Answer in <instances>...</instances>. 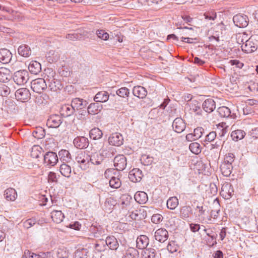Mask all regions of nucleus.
Segmentation results:
<instances>
[{"label":"nucleus","instance_id":"f257e3e1","mask_svg":"<svg viewBox=\"0 0 258 258\" xmlns=\"http://www.w3.org/2000/svg\"><path fill=\"white\" fill-rule=\"evenodd\" d=\"M14 82L19 85H23L29 80V74L26 70H20L16 72L13 76Z\"/></svg>","mask_w":258,"mask_h":258},{"label":"nucleus","instance_id":"f03ea898","mask_svg":"<svg viewBox=\"0 0 258 258\" xmlns=\"http://www.w3.org/2000/svg\"><path fill=\"white\" fill-rule=\"evenodd\" d=\"M31 88L34 92L41 93L47 88V84L44 79L38 78L31 82Z\"/></svg>","mask_w":258,"mask_h":258},{"label":"nucleus","instance_id":"7ed1b4c3","mask_svg":"<svg viewBox=\"0 0 258 258\" xmlns=\"http://www.w3.org/2000/svg\"><path fill=\"white\" fill-rule=\"evenodd\" d=\"M43 160L46 166H53L58 162V157L55 153L48 152L43 155Z\"/></svg>","mask_w":258,"mask_h":258},{"label":"nucleus","instance_id":"20e7f679","mask_svg":"<svg viewBox=\"0 0 258 258\" xmlns=\"http://www.w3.org/2000/svg\"><path fill=\"white\" fill-rule=\"evenodd\" d=\"M233 21L235 26L239 28L245 27L248 24L247 16L240 14L235 15L233 18Z\"/></svg>","mask_w":258,"mask_h":258},{"label":"nucleus","instance_id":"39448f33","mask_svg":"<svg viewBox=\"0 0 258 258\" xmlns=\"http://www.w3.org/2000/svg\"><path fill=\"white\" fill-rule=\"evenodd\" d=\"M113 163L116 170H123L127 164L126 158L123 155H118L114 158Z\"/></svg>","mask_w":258,"mask_h":258},{"label":"nucleus","instance_id":"423d86ee","mask_svg":"<svg viewBox=\"0 0 258 258\" xmlns=\"http://www.w3.org/2000/svg\"><path fill=\"white\" fill-rule=\"evenodd\" d=\"M62 123V118L59 115L54 114L49 116L47 120L46 125L48 127L57 128Z\"/></svg>","mask_w":258,"mask_h":258},{"label":"nucleus","instance_id":"0eeeda50","mask_svg":"<svg viewBox=\"0 0 258 258\" xmlns=\"http://www.w3.org/2000/svg\"><path fill=\"white\" fill-rule=\"evenodd\" d=\"M123 142L122 135L118 133L112 134L108 138V143L110 145L120 146L123 144Z\"/></svg>","mask_w":258,"mask_h":258},{"label":"nucleus","instance_id":"6e6552de","mask_svg":"<svg viewBox=\"0 0 258 258\" xmlns=\"http://www.w3.org/2000/svg\"><path fill=\"white\" fill-rule=\"evenodd\" d=\"M46 80L48 83V87L52 91L56 92L63 88L61 82L58 80L55 79L53 77H49L48 76Z\"/></svg>","mask_w":258,"mask_h":258},{"label":"nucleus","instance_id":"1a4fd4ad","mask_svg":"<svg viewBox=\"0 0 258 258\" xmlns=\"http://www.w3.org/2000/svg\"><path fill=\"white\" fill-rule=\"evenodd\" d=\"M15 96L18 100L24 101L30 98V93L28 89L22 88L16 91Z\"/></svg>","mask_w":258,"mask_h":258},{"label":"nucleus","instance_id":"9d476101","mask_svg":"<svg viewBox=\"0 0 258 258\" xmlns=\"http://www.w3.org/2000/svg\"><path fill=\"white\" fill-rule=\"evenodd\" d=\"M185 123L183 120L180 117L175 118L172 123V127L174 131L177 133H182L185 128Z\"/></svg>","mask_w":258,"mask_h":258},{"label":"nucleus","instance_id":"9b49d317","mask_svg":"<svg viewBox=\"0 0 258 258\" xmlns=\"http://www.w3.org/2000/svg\"><path fill=\"white\" fill-rule=\"evenodd\" d=\"M154 237L156 240L164 242L168 239V232L165 228H160L155 231Z\"/></svg>","mask_w":258,"mask_h":258},{"label":"nucleus","instance_id":"f8f14e48","mask_svg":"<svg viewBox=\"0 0 258 258\" xmlns=\"http://www.w3.org/2000/svg\"><path fill=\"white\" fill-rule=\"evenodd\" d=\"M241 49L243 51L249 53L254 52L256 50L257 47L254 43L250 39L247 40L243 42L241 46Z\"/></svg>","mask_w":258,"mask_h":258},{"label":"nucleus","instance_id":"ddd939ff","mask_svg":"<svg viewBox=\"0 0 258 258\" xmlns=\"http://www.w3.org/2000/svg\"><path fill=\"white\" fill-rule=\"evenodd\" d=\"M76 147L79 149L86 148L89 145L88 139L84 137H77L73 141Z\"/></svg>","mask_w":258,"mask_h":258},{"label":"nucleus","instance_id":"4468645a","mask_svg":"<svg viewBox=\"0 0 258 258\" xmlns=\"http://www.w3.org/2000/svg\"><path fill=\"white\" fill-rule=\"evenodd\" d=\"M143 177L142 172L138 168L132 169L129 173L128 177L130 179L134 182L140 181Z\"/></svg>","mask_w":258,"mask_h":258},{"label":"nucleus","instance_id":"2eb2a0df","mask_svg":"<svg viewBox=\"0 0 258 258\" xmlns=\"http://www.w3.org/2000/svg\"><path fill=\"white\" fill-rule=\"evenodd\" d=\"M12 54L7 49H0V62L6 64L9 63L12 59Z\"/></svg>","mask_w":258,"mask_h":258},{"label":"nucleus","instance_id":"dca6fc26","mask_svg":"<svg viewBox=\"0 0 258 258\" xmlns=\"http://www.w3.org/2000/svg\"><path fill=\"white\" fill-rule=\"evenodd\" d=\"M87 105V102L83 99L76 98L73 99L71 102V105L75 110H81L84 108Z\"/></svg>","mask_w":258,"mask_h":258},{"label":"nucleus","instance_id":"f3484780","mask_svg":"<svg viewBox=\"0 0 258 258\" xmlns=\"http://www.w3.org/2000/svg\"><path fill=\"white\" fill-rule=\"evenodd\" d=\"M202 106L206 112L211 113L216 108L215 102L212 99H207L204 101Z\"/></svg>","mask_w":258,"mask_h":258},{"label":"nucleus","instance_id":"a211bd4d","mask_svg":"<svg viewBox=\"0 0 258 258\" xmlns=\"http://www.w3.org/2000/svg\"><path fill=\"white\" fill-rule=\"evenodd\" d=\"M133 94L134 96L139 98L143 99L147 96V91L144 87L141 86H137L134 87Z\"/></svg>","mask_w":258,"mask_h":258},{"label":"nucleus","instance_id":"6ab92c4d","mask_svg":"<svg viewBox=\"0 0 258 258\" xmlns=\"http://www.w3.org/2000/svg\"><path fill=\"white\" fill-rule=\"evenodd\" d=\"M109 94L105 91L98 92L94 96V100L98 103L106 102L109 99Z\"/></svg>","mask_w":258,"mask_h":258},{"label":"nucleus","instance_id":"aec40b11","mask_svg":"<svg viewBox=\"0 0 258 258\" xmlns=\"http://www.w3.org/2000/svg\"><path fill=\"white\" fill-rule=\"evenodd\" d=\"M105 241V245H107L109 248L112 250H116L118 247L119 244L116 238L113 236H109L106 237Z\"/></svg>","mask_w":258,"mask_h":258},{"label":"nucleus","instance_id":"412c9836","mask_svg":"<svg viewBox=\"0 0 258 258\" xmlns=\"http://www.w3.org/2000/svg\"><path fill=\"white\" fill-rule=\"evenodd\" d=\"M11 78V71L6 68H0V82L5 83Z\"/></svg>","mask_w":258,"mask_h":258},{"label":"nucleus","instance_id":"4be33fe9","mask_svg":"<svg viewBox=\"0 0 258 258\" xmlns=\"http://www.w3.org/2000/svg\"><path fill=\"white\" fill-rule=\"evenodd\" d=\"M137 246L138 248L144 249L149 244V238L145 235H141L137 239Z\"/></svg>","mask_w":258,"mask_h":258},{"label":"nucleus","instance_id":"5701e85b","mask_svg":"<svg viewBox=\"0 0 258 258\" xmlns=\"http://www.w3.org/2000/svg\"><path fill=\"white\" fill-rule=\"evenodd\" d=\"M233 190L231 184L226 183L222 186L221 194L226 199H229L231 197Z\"/></svg>","mask_w":258,"mask_h":258},{"label":"nucleus","instance_id":"b1692460","mask_svg":"<svg viewBox=\"0 0 258 258\" xmlns=\"http://www.w3.org/2000/svg\"><path fill=\"white\" fill-rule=\"evenodd\" d=\"M115 149L111 147H103L100 151L101 157L104 158H112L114 155V151Z\"/></svg>","mask_w":258,"mask_h":258},{"label":"nucleus","instance_id":"393cba45","mask_svg":"<svg viewBox=\"0 0 258 258\" xmlns=\"http://www.w3.org/2000/svg\"><path fill=\"white\" fill-rule=\"evenodd\" d=\"M28 69L31 74L37 75L40 72L41 66V64L37 61H32L29 63Z\"/></svg>","mask_w":258,"mask_h":258},{"label":"nucleus","instance_id":"a878e982","mask_svg":"<svg viewBox=\"0 0 258 258\" xmlns=\"http://www.w3.org/2000/svg\"><path fill=\"white\" fill-rule=\"evenodd\" d=\"M102 108V105L98 102L91 103L88 107V112L90 114H96Z\"/></svg>","mask_w":258,"mask_h":258},{"label":"nucleus","instance_id":"bb28decb","mask_svg":"<svg viewBox=\"0 0 258 258\" xmlns=\"http://www.w3.org/2000/svg\"><path fill=\"white\" fill-rule=\"evenodd\" d=\"M51 217L54 222L60 223L64 218V214L59 210H53L51 213Z\"/></svg>","mask_w":258,"mask_h":258},{"label":"nucleus","instance_id":"cd10ccee","mask_svg":"<svg viewBox=\"0 0 258 258\" xmlns=\"http://www.w3.org/2000/svg\"><path fill=\"white\" fill-rule=\"evenodd\" d=\"M58 156L60 160L64 163H69L72 160L71 155L70 152L67 150H61L58 152Z\"/></svg>","mask_w":258,"mask_h":258},{"label":"nucleus","instance_id":"c85d7f7f","mask_svg":"<svg viewBox=\"0 0 258 258\" xmlns=\"http://www.w3.org/2000/svg\"><path fill=\"white\" fill-rule=\"evenodd\" d=\"M135 200L139 204H145L148 201L147 194L144 191H138L134 196Z\"/></svg>","mask_w":258,"mask_h":258},{"label":"nucleus","instance_id":"c756f323","mask_svg":"<svg viewBox=\"0 0 258 258\" xmlns=\"http://www.w3.org/2000/svg\"><path fill=\"white\" fill-rule=\"evenodd\" d=\"M59 171L61 174L66 177L69 178L72 173L71 167L66 164L62 163L59 167Z\"/></svg>","mask_w":258,"mask_h":258},{"label":"nucleus","instance_id":"7c9ffc66","mask_svg":"<svg viewBox=\"0 0 258 258\" xmlns=\"http://www.w3.org/2000/svg\"><path fill=\"white\" fill-rule=\"evenodd\" d=\"M18 53L23 57H29L31 53V50L29 46L22 45L20 46L18 49Z\"/></svg>","mask_w":258,"mask_h":258},{"label":"nucleus","instance_id":"2f4dec72","mask_svg":"<svg viewBox=\"0 0 258 258\" xmlns=\"http://www.w3.org/2000/svg\"><path fill=\"white\" fill-rule=\"evenodd\" d=\"M17 195L15 189L13 188H9L5 191L4 196L8 201H14Z\"/></svg>","mask_w":258,"mask_h":258},{"label":"nucleus","instance_id":"473e14b6","mask_svg":"<svg viewBox=\"0 0 258 258\" xmlns=\"http://www.w3.org/2000/svg\"><path fill=\"white\" fill-rule=\"evenodd\" d=\"M132 197L128 195H122L120 197V206L122 209H127L131 205Z\"/></svg>","mask_w":258,"mask_h":258},{"label":"nucleus","instance_id":"72a5a7b5","mask_svg":"<svg viewBox=\"0 0 258 258\" xmlns=\"http://www.w3.org/2000/svg\"><path fill=\"white\" fill-rule=\"evenodd\" d=\"M116 201L113 198L107 199L104 204V209L107 211H110L116 204Z\"/></svg>","mask_w":258,"mask_h":258},{"label":"nucleus","instance_id":"f704fd0d","mask_svg":"<svg viewBox=\"0 0 258 258\" xmlns=\"http://www.w3.org/2000/svg\"><path fill=\"white\" fill-rule=\"evenodd\" d=\"M222 174L226 177H228L231 173L232 169V165L231 164H227L224 162L220 167Z\"/></svg>","mask_w":258,"mask_h":258},{"label":"nucleus","instance_id":"c9c22d12","mask_svg":"<svg viewBox=\"0 0 258 258\" xmlns=\"http://www.w3.org/2000/svg\"><path fill=\"white\" fill-rule=\"evenodd\" d=\"M90 137L93 140H98L103 136L102 132L97 127H94L91 130L89 133Z\"/></svg>","mask_w":258,"mask_h":258},{"label":"nucleus","instance_id":"e433bc0d","mask_svg":"<svg viewBox=\"0 0 258 258\" xmlns=\"http://www.w3.org/2000/svg\"><path fill=\"white\" fill-rule=\"evenodd\" d=\"M245 133L241 130H237L232 132L231 137L235 141L240 140L245 137Z\"/></svg>","mask_w":258,"mask_h":258},{"label":"nucleus","instance_id":"4c0bfd02","mask_svg":"<svg viewBox=\"0 0 258 258\" xmlns=\"http://www.w3.org/2000/svg\"><path fill=\"white\" fill-rule=\"evenodd\" d=\"M61 114L65 116H69L74 114L75 110L71 105H64L61 108Z\"/></svg>","mask_w":258,"mask_h":258},{"label":"nucleus","instance_id":"58836bf2","mask_svg":"<svg viewBox=\"0 0 258 258\" xmlns=\"http://www.w3.org/2000/svg\"><path fill=\"white\" fill-rule=\"evenodd\" d=\"M178 199L176 197H170L167 201V207L171 210L175 209L178 205Z\"/></svg>","mask_w":258,"mask_h":258},{"label":"nucleus","instance_id":"ea45409f","mask_svg":"<svg viewBox=\"0 0 258 258\" xmlns=\"http://www.w3.org/2000/svg\"><path fill=\"white\" fill-rule=\"evenodd\" d=\"M217 112L219 115L222 117H228L230 115L231 111L226 106H221L218 108Z\"/></svg>","mask_w":258,"mask_h":258},{"label":"nucleus","instance_id":"a19ab883","mask_svg":"<svg viewBox=\"0 0 258 258\" xmlns=\"http://www.w3.org/2000/svg\"><path fill=\"white\" fill-rule=\"evenodd\" d=\"M121 181L119 178L115 176H112L109 180V185L113 188H118L121 186Z\"/></svg>","mask_w":258,"mask_h":258},{"label":"nucleus","instance_id":"79ce46f5","mask_svg":"<svg viewBox=\"0 0 258 258\" xmlns=\"http://www.w3.org/2000/svg\"><path fill=\"white\" fill-rule=\"evenodd\" d=\"M228 132L227 127H224L223 125L220 124L217 126V133L221 138V140L223 139L224 141L225 140V136Z\"/></svg>","mask_w":258,"mask_h":258},{"label":"nucleus","instance_id":"37998d69","mask_svg":"<svg viewBox=\"0 0 258 258\" xmlns=\"http://www.w3.org/2000/svg\"><path fill=\"white\" fill-rule=\"evenodd\" d=\"M189 149L192 153L195 154H198L201 152V146L197 142L191 143L189 146Z\"/></svg>","mask_w":258,"mask_h":258},{"label":"nucleus","instance_id":"c03bdc74","mask_svg":"<svg viewBox=\"0 0 258 258\" xmlns=\"http://www.w3.org/2000/svg\"><path fill=\"white\" fill-rule=\"evenodd\" d=\"M137 250L134 248H129L126 251L123 258H135L137 254Z\"/></svg>","mask_w":258,"mask_h":258},{"label":"nucleus","instance_id":"a18cd8bd","mask_svg":"<svg viewBox=\"0 0 258 258\" xmlns=\"http://www.w3.org/2000/svg\"><path fill=\"white\" fill-rule=\"evenodd\" d=\"M90 159L91 157L88 155V158L86 157L84 158V160L82 161V162L79 163L80 167L84 170H86L89 168L90 165Z\"/></svg>","mask_w":258,"mask_h":258},{"label":"nucleus","instance_id":"49530a36","mask_svg":"<svg viewBox=\"0 0 258 258\" xmlns=\"http://www.w3.org/2000/svg\"><path fill=\"white\" fill-rule=\"evenodd\" d=\"M143 252V255H145L146 257L148 258H154L156 254V250L153 248H147L146 247L145 248V250H144Z\"/></svg>","mask_w":258,"mask_h":258},{"label":"nucleus","instance_id":"de8ad7c7","mask_svg":"<svg viewBox=\"0 0 258 258\" xmlns=\"http://www.w3.org/2000/svg\"><path fill=\"white\" fill-rule=\"evenodd\" d=\"M116 93L119 97L125 98L129 96L130 90L126 87H121L116 91Z\"/></svg>","mask_w":258,"mask_h":258},{"label":"nucleus","instance_id":"09e8293b","mask_svg":"<svg viewBox=\"0 0 258 258\" xmlns=\"http://www.w3.org/2000/svg\"><path fill=\"white\" fill-rule=\"evenodd\" d=\"M190 212V208L188 206H183L180 210V217L183 219H185L189 217Z\"/></svg>","mask_w":258,"mask_h":258},{"label":"nucleus","instance_id":"8fccbe9b","mask_svg":"<svg viewBox=\"0 0 258 258\" xmlns=\"http://www.w3.org/2000/svg\"><path fill=\"white\" fill-rule=\"evenodd\" d=\"M33 136L37 139H42L44 137L45 135V130L41 127L37 128L33 131Z\"/></svg>","mask_w":258,"mask_h":258},{"label":"nucleus","instance_id":"3c124183","mask_svg":"<svg viewBox=\"0 0 258 258\" xmlns=\"http://www.w3.org/2000/svg\"><path fill=\"white\" fill-rule=\"evenodd\" d=\"M39 149L41 148L39 146H34L32 148L31 156L34 158H39L41 156H43L44 155L42 154L41 152L39 151Z\"/></svg>","mask_w":258,"mask_h":258},{"label":"nucleus","instance_id":"603ef678","mask_svg":"<svg viewBox=\"0 0 258 258\" xmlns=\"http://www.w3.org/2000/svg\"><path fill=\"white\" fill-rule=\"evenodd\" d=\"M87 253L86 249H78L75 251V258H86Z\"/></svg>","mask_w":258,"mask_h":258},{"label":"nucleus","instance_id":"864d4df0","mask_svg":"<svg viewBox=\"0 0 258 258\" xmlns=\"http://www.w3.org/2000/svg\"><path fill=\"white\" fill-rule=\"evenodd\" d=\"M66 38L70 40L75 41L82 39L83 36L81 34L77 32L68 34L66 36Z\"/></svg>","mask_w":258,"mask_h":258},{"label":"nucleus","instance_id":"5fc2aeb1","mask_svg":"<svg viewBox=\"0 0 258 258\" xmlns=\"http://www.w3.org/2000/svg\"><path fill=\"white\" fill-rule=\"evenodd\" d=\"M96 34L99 38L103 40H107L109 38V34L104 30H97Z\"/></svg>","mask_w":258,"mask_h":258},{"label":"nucleus","instance_id":"6e6d98bb","mask_svg":"<svg viewBox=\"0 0 258 258\" xmlns=\"http://www.w3.org/2000/svg\"><path fill=\"white\" fill-rule=\"evenodd\" d=\"M37 222L35 218H30L23 222V226L26 229H29L34 225Z\"/></svg>","mask_w":258,"mask_h":258},{"label":"nucleus","instance_id":"4d7b16f0","mask_svg":"<svg viewBox=\"0 0 258 258\" xmlns=\"http://www.w3.org/2000/svg\"><path fill=\"white\" fill-rule=\"evenodd\" d=\"M167 248L170 252L173 253L177 251L178 246L174 241H171L169 242Z\"/></svg>","mask_w":258,"mask_h":258},{"label":"nucleus","instance_id":"13d9d810","mask_svg":"<svg viewBox=\"0 0 258 258\" xmlns=\"http://www.w3.org/2000/svg\"><path fill=\"white\" fill-rule=\"evenodd\" d=\"M217 136V132H211L208 135H206L205 139L204 140L205 142H213Z\"/></svg>","mask_w":258,"mask_h":258},{"label":"nucleus","instance_id":"bf43d9fd","mask_svg":"<svg viewBox=\"0 0 258 258\" xmlns=\"http://www.w3.org/2000/svg\"><path fill=\"white\" fill-rule=\"evenodd\" d=\"M141 160L143 161L145 165H149L153 162V158L149 155H144L142 156Z\"/></svg>","mask_w":258,"mask_h":258},{"label":"nucleus","instance_id":"052dcab7","mask_svg":"<svg viewBox=\"0 0 258 258\" xmlns=\"http://www.w3.org/2000/svg\"><path fill=\"white\" fill-rule=\"evenodd\" d=\"M204 16L205 19L210 21H214L217 17L216 13L213 11L206 12L204 14Z\"/></svg>","mask_w":258,"mask_h":258},{"label":"nucleus","instance_id":"680f3d73","mask_svg":"<svg viewBox=\"0 0 258 258\" xmlns=\"http://www.w3.org/2000/svg\"><path fill=\"white\" fill-rule=\"evenodd\" d=\"M204 128L202 127H198L194 130V135L196 140L200 139L203 133Z\"/></svg>","mask_w":258,"mask_h":258},{"label":"nucleus","instance_id":"e2e57ef3","mask_svg":"<svg viewBox=\"0 0 258 258\" xmlns=\"http://www.w3.org/2000/svg\"><path fill=\"white\" fill-rule=\"evenodd\" d=\"M86 157L88 158V154H86L85 152L81 151L78 153L77 156L76 157V161L79 164L84 160V158Z\"/></svg>","mask_w":258,"mask_h":258},{"label":"nucleus","instance_id":"0e129e2a","mask_svg":"<svg viewBox=\"0 0 258 258\" xmlns=\"http://www.w3.org/2000/svg\"><path fill=\"white\" fill-rule=\"evenodd\" d=\"M0 92L2 96H6L10 93V89L5 85H3L0 87Z\"/></svg>","mask_w":258,"mask_h":258},{"label":"nucleus","instance_id":"69168bd1","mask_svg":"<svg viewBox=\"0 0 258 258\" xmlns=\"http://www.w3.org/2000/svg\"><path fill=\"white\" fill-rule=\"evenodd\" d=\"M105 241L104 240H100L95 244V248L98 251H102L105 249Z\"/></svg>","mask_w":258,"mask_h":258},{"label":"nucleus","instance_id":"338daca9","mask_svg":"<svg viewBox=\"0 0 258 258\" xmlns=\"http://www.w3.org/2000/svg\"><path fill=\"white\" fill-rule=\"evenodd\" d=\"M163 217L159 214H154L151 218V221L153 223L158 224L162 221Z\"/></svg>","mask_w":258,"mask_h":258},{"label":"nucleus","instance_id":"774afa93","mask_svg":"<svg viewBox=\"0 0 258 258\" xmlns=\"http://www.w3.org/2000/svg\"><path fill=\"white\" fill-rule=\"evenodd\" d=\"M24 256L26 258H39L38 254L32 252L29 250L25 251Z\"/></svg>","mask_w":258,"mask_h":258}]
</instances>
